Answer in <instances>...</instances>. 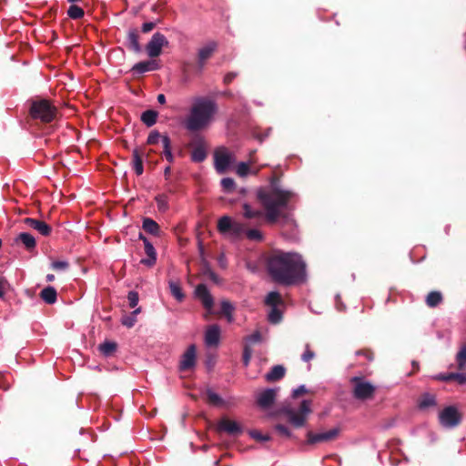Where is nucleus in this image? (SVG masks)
I'll return each instance as SVG.
<instances>
[{"instance_id":"nucleus-1","label":"nucleus","mask_w":466,"mask_h":466,"mask_svg":"<svg viewBox=\"0 0 466 466\" xmlns=\"http://www.w3.org/2000/svg\"><path fill=\"white\" fill-rule=\"evenodd\" d=\"M267 269L275 282L286 286L303 281L306 276V264L295 252L275 251L268 258Z\"/></svg>"},{"instance_id":"nucleus-2","label":"nucleus","mask_w":466,"mask_h":466,"mask_svg":"<svg viewBox=\"0 0 466 466\" xmlns=\"http://www.w3.org/2000/svg\"><path fill=\"white\" fill-rule=\"evenodd\" d=\"M295 197L290 190L282 189L278 185V179L271 177L270 187L259 188L257 191V198L265 209V216L269 223H276L279 220L282 227L295 226V221L288 215L281 216L280 208H286Z\"/></svg>"},{"instance_id":"nucleus-3","label":"nucleus","mask_w":466,"mask_h":466,"mask_svg":"<svg viewBox=\"0 0 466 466\" xmlns=\"http://www.w3.org/2000/svg\"><path fill=\"white\" fill-rule=\"evenodd\" d=\"M218 111L216 102L208 97H196L185 117L183 125L190 132H197L207 128Z\"/></svg>"},{"instance_id":"nucleus-4","label":"nucleus","mask_w":466,"mask_h":466,"mask_svg":"<svg viewBox=\"0 0 466 466\" xmlns=\"http://www.w3.org/2000/svg\"><path fill=\"white\" fill-rule=\"evenodd\" d=\"M29 113L33 119L50 123L56 119L58 110L50 100L40 98L32 101Z\"/></svg>"},{"instance_id":"nucleus-5","label":"nucleus","mask_w":466,"mask_h":466,"mask_svg":"<svg viewBox=\"0 0 466 466\" xmlns=\"http://www.w3.org/2000/svg\"><path fill=\"white\" fill-rule=\"evenodd\" d=\"M352 384L353 397L359 400H368L374 398L376 386L362 377H352L350 379Z\"/></svg>"},{"instance_id":"nucleus-6","label":"nucleus","mask_w":466,"mask_h":466,"mask_svg":"<svg viewBox=\"0 0 466 466\" xmlns=\"http://www.w3.org/2000/svg\"><path fill=\"white\" fill-rule=\"evenodd\" d=\"M311 411V401L307 400L300 403L298 410L292 408H287L284 410V413L288 417V420L297 428H300L305 425L308 416Z\"/></svg>"},{"instance_id":"nucleus-7","label":"nucleus","mask_w":466,"mask_h":466,"mask_svg":"<svg viewBox=\"0 0 466 466\" xmlns=\"http://www.w3.org/2000/svg\"><path fill=\"white\" fill-rule=\"evenodd\" d=\"M218 229L222 234H228L233 238H238L245 231V225L233 220L228 216H223L218 219Z\"/></svg>"},{"instance_id":"nucleus-8","label":"nucleus","mask_w":466,"mask_h":466,"mask_svg":"<svg viewBox=\"0 0 466 466\" xmlns=\"http://www.w3.org/2000/svg\"><path fill=\"white\" fill-rule=\"evenodd\" d=\"M462 419V414L455 406H448L439 413V422L444 428L458 426Z\"/></svg>"},{"instance_id":"nucleus-9","label":"nucleus","mask_w":466,"mask_h":466,"mask_svg":"<svg viewBox=\"0 0 466 466\" xmlns=\"http://www.w3.org/2000/svg\"><path fill=\"white\" fill-rule=\"evenodd\" d=\"M168 46L167 37L161 33H155L146 46L147 53L150 57L160 56L163 47Z\"/></svg>"},{"instance_id":"nucleus-10","label":"nucleus","mask_w":466,"mask_h":466,"mask_svg":"<svg viewBox=\"0 0 466 466\" xmlns=\"http://www.w3.org/2000/svg\"><path fill=\"white\" fill-rule=\"evenodd\" d=\"M233 155L225 147L218 148L214 153L215 168L219 174H223L233 161Z\"/></svg>"},{"instance_id":"nucleus-11","label":"nucleus","mask_w":466,"mask_h":466,"mask_svg":"<svg viewBox=\"0 0 466 466\" xmlns=\"http://www.w3.org/2000/svg\"><path fill=\"white\" fill-rule=\"evenodd\" d=\"M339 430L338 428H334L329 431L319 433L309 431L307 433V442L309 444H316L319 442L330 441L332 440H335L339 436Z\"/></svg>"},{"instance_id":"nucleus-12","label":"nucleus","mask_w":466,"mask_h":466,"mask_svg":"<svg viewBox=\"0 0 466 466\" xmlns=\"http://www.w3.org/2000/svg\"><path fill=\"white\" fill-rule=\"evenodd\" d=\"M139 238L144 242L145 253L147 256V258H142L140 263L151 268L156 264L157 261V252L153 245L149 242V240L145 238L142 234L139 235Z\"/></svg>"},{"instance_id":"nucleus-13","label":"nucleus","mask_w":466,"mask_h":466,"mask_svg":"<svg viewBox=\"0 0 466 466\" xmlns=\"http://www.w3.org/2000/svg\"><path fill=\"white\" fill-rule=\"evenodd\" d=\"M196 346L190 345L181 357L179 368L181 370L192 369L196 364Z\"/></svg>"},{"instance_id":"nucleus-14","label":"nucleus","mask_w":466,"mask_h":466,"mask_svg":"<svg viewBox=\"0 0 466 466\" xmlns=\"http://www.w3.org/2000/svg\"><path fill=\"white\" fill-rule=\"evenodd\" d=\"M277 389H267L260 392L257 397V402L263 409L269 408L275 401Z\"/></svg>"},{"instance_id":"nucleus-15","label":"nucleus","mask_w":466,"mask_h":466,"mask_svg":"<svg viewBox=\"0 0 466 466\" xmlns=\"http://www.w3.org/2000/svg\"><path fill=\"white\" fill-rule=\"evenodd\" d=\"M195 292H196L197 297L201 300L203 306L208 310L211 309L213 307L214 301H213V298L210 295L209 291L208 290L206 285H204V284L198 285Z\"/></svg>"},{"instance_id":"nucleus-16","label":"nucleus","mask_w":466,"mask_h":466,"mask_svg":"<svg viewBox=\"0 0 466 466\" xmlns=\"http://www.w3.org/2000/svg\"><path fill=\"white\" fill-rule=\"evenodd\" d=\"M220 339V329L218 325L208 327L205 333V343L208 347L218 346Z\"/></svg>"},{"instance_id":"nucleus-17","label":"nucleus","mask_w":466,"mask_h":466,"mask_svg":"<svg viewBox=\"0 0 466 466\" xmlns=\"http://www.w3.org/2000/svg\"><path fill=\"white\" fill-rule=\"evenodd\" d=\"M24 223L28 227L38 231L43 236H48L51 232V228L44 221L35 218H25Z\"/></svg>"},{"instance_id":"nucleus-18","label":"nucleus","mask_w":466,"mask_h":466,"mask_svg":"<svg viewBox=\"0 0 466 466\" xmlns=\"http://www.w3.org/2000/svg\"><path fill=\"white\" fill-rule=\"evenodd\" d=\"M218 429L229 434L241 432L240 425L237 421L228 419H222L218 424Z\"/></svg>"},{"instance_id":"nucleus-19","label":"nucleus","mask_w":466,"mask_h":466,"mask_svg":"<svg viewBox=\"0 0 466 466\" xmlns=\"http://www.w3.org/2000/svg\"><path fill=\"white\" fill-rule=\"evenodd\" d=\"M159 68V66L157 62L151 60V61H143L137 63L133 66L132 71L134 73L137 74H143L147 71H154Z\"/></svg>"},{"instance_id":"nucleus-20","label":"nucleus","mask_w":466,"mask_h":466,"mask_svg":"<svg viewBox=\"0 0 466 466\" xmlns=\"http://www.w3.org/2000/svg\"><path fill=\"white\" fill-rule=\"evenodd\" d=\"M216 48L217 44L215 42H212L199 49L198 63L200 66H204L205 62L212 56Z\"/></svg>"},{"instance_id":"nucleus-21","label":"nucleus","mask_w":466,"mask_h":466,"mask_svg":"<svg viewBox=\"0 0 466 466\" xmlns=\"http://www.w3.org/2000/svg\"><path fill=\"white\" fill-rule=\"evenodd\" d=\"M437 405L436 397L431 393H424L419 400L418 406L420 410H426Z\"/></svg>"},{"instance_id":"nucleus-22","label":"nucleus","mask_w":466,"mask_h":466,"mask_svg":"<svg viewBox=\"0 0 466 466\" xmlns=\"http://www.w3.org/2000/svg\"><path fill=\"white\" fill-rule=\"evenodd\" d=\"M138 32L137 29H131L127 34V42L128 47L132 49L136 53H139L141 51V46L138 42Z\"/></svg>"},{"instance_id":"nucleus-23","label":"nucleus","mask_w":466,"mask_h":466,"mask_svg":"<svg viewBox=\"0 0 466 466\" xmlns=\"http://www.w3.org/2000/svg\"><path fill=\"white\" fill-rule=\"evenodd\" d=\"M443 301V296L441 291H431L425 299L426 305L429 308H435L441 304Z\"/></svg>"},{"instance_id":"nucleus-24","label":"nucleus","mask_w":466,"mask_h":466,"mask_svg":"<svg viewBox=\"0 0 466 466\" xmlns=\"http://www.w3.org/2000/svg\"><path fill=\"white\" fill-rule=\"evenodd\" d=\"M256 164V159H249L248 162H239L236 166V174L240 177L250 175V167Z\"/></svg>"},{"instance_id":"nucleus-25","label":"nucleus","mask_w":466,"mask_h":466,"mask_svg":"<svg viewBox=\"0 0 466 466\" xmlns=\"http://www.w3.org/2000/svg\"><path fill=\"white\" fill-rule=\"evenodd\" d=\"M437 380L442 381L456 380L459 384L463 385L466 383V374L464 373H447L440 374L436 377Z\"/></svg>"},{"instance_id":"nucleus-26","label":"nucleus","mask_w":466,"mask_h":466,"mask_svg":"<svg viewBox=\"0 0 466 466\" xmlns=\"http://www.w3.org/2000/svg\"><path fill=\"white\" fill-rule=\"evenodd\" d=\"M57 293L55 288L46 287L40 292V298L47 304H54L56 301Z\"/></svg>"},{"instance_id":"nucleus-27","label":"nucleus","mask_w":466,"mask_h":466,"mask_svg":"<svg viewBox=\"0 0 466 466\" xmlns=\"http://www.w3.org/2000/svg\"><path fill=\"white\" fill-rule=\"evenodd\" d=\"M285 375V369L281 365L274 366L269 372L265 376L267 381H276L283 378Z\"/></svg>"},{"instance_id":"nucleus-28","label":"nucleus","mask_w":466,"mask_h":466,"mask_svg":"<svg viewBox=\"0 0 466 466\" xmlns=\"http://www.w3.org/2000/svg\"><path fill=\"white\" fill-rule=\"evenodd\" d=\"M133 168L137 175L140 176L142 175L144 168H143V161H142V155L140 154L138 149L133 150Z\"/></svg>"},{"instance_id":"nucleus-29","label":"nucleus","mask_w":466,"mask_h":466,"mask_svg":"<svg viewBox=\"0 0 466 466\" xmlns=\"http://www.w3.org/2000/svg\"><path fill=\"white\" fill-rule=\"evenodd\" d=\"M143 228L145 231H147L149 234H152L155 236H157L159 234L158 224L155 220H153L149 218H147L143 220Z\"/></svg>"},{"instance_id":"nucleus-30","label":"nucleus","mask_w":466,"mask_h":466,"mask_svg":"<svg viewBox=\"0 0 466 466\" xmlns=\"http://www.w3.org/2000/svg\"><path fill=\"white\" fill-rule=\"evenodd\" d=\"M16 239L20 241L28 249H31L35 247V239L29 233H20Z\"/></svg>"},{"instance_id":"nucleus-31","label":"nucleus","mask_w":466,"mask_h":466,"mask_svg":"<svg viewBox=\"0 0 466 466\" xmlns=\"http://www.w3.org/2000/svg\"><path fill=\"white\" fill-rule=\"evenodd\" d=\"M265 304L268 307H278L282 304L280 294L277 291L269 292L265 299Z\"/></svg>"},{"instance_id":"nucleus-32","label":"nucleus","mask_w":466,"mask_h":466,"mask_svg":"<svg viewBox=\"0 0 466 466\" xmlns=\"http://www.w3.org/2000/svg\"><path fill=\"white\" fill-rule=\"evenodd\" d=\"M263 215L262 211L258 209L253 208L250 205L245 203L243 205V216L246 218L252 219V218H261Z\"/></svg>"},{"instance_id":"nucleus-33","label":"nucleus","mask_w":466,"mask_h":466,"mask_svg":"<svg viewBox=\"0 0 466 466\" xmlns=\"http://www.w3.org/2000/svg\"><path fill=\"white\" fill-rule=\"evenodd\" d=\"M162 145H163V148H164L163 154H164L166 159L169 163H172L174 161V157L171 152V141L167 136H164L162 137Z\"/></svg>"},{"instance_id":"nucleus-34","label":"nucleus","mask_w":466,"mask_h":466,"mask_svg":"<svg viewBox=\"0 0 466 466\" xmlns=\"http://www.w3.org/2000/svg\"><path fill=\"white\" fill-rule=\"evenodd\" d=\"M157 113L154 110H147L141 116V120L147 127L153 126L157 122Z\"/></svg>"},{"instance_id":"nucleus-35","label":"nucleus","mask_w":466,"mask_h":466,"mask_svg":"<svg viewBox=\"0 0 466 466\" xmlns=\"http://www.w3.org/2000/svg\"><path fill=\"white\" fill-rule=\"evenodd\" d=\"M169 289L172 296L177 299L178 301H182L184 299V293L182 291L181 286L178 282L176 281H170L169 282Z\"/></svg>"},{"instance_id":"nucleus-36","label":"nucleus","mask_w":466,"mask_h":466,"mask_svg":"<svg viewBox=\"0 0 466 466\" xmlns=\"http://www.w3.org/2000/svg\"><path fill=\"white\" fill-rule=\"evenodd\" d=\"M207 157L206 149L203 146L196 147L191 153V159L194 162H202Z\"/></svg>"},{"instance_id":"nucleus-37","label":"nucleus","mask_w":466,"mask_h":466,"mask_svg":"<svg viewBox=\"0 0 466 466\" xmlns=\"http://www.w3.org/2000/svg\"><path fill=\"white\" fill-rule=\"evenodd\" d=\"M116 350V344L112 341H105L104 343L99 345V350L105 356L112 355Z\"/></svg>"},{"instance_id":"nucleus-38","label":"nucleus","mask_w":466,"mask_h":466,"mask_svg":"<svg viewBox=\"0 0 466 466\" xmlns=\"http://www.w3.org/2000/svg\"><path fill=\"white\" fill-rule=\"evenodd\" d=\"M84 14V10L76 5H72L67 10V15L72 19L82 18Z\"/></svg>"},{"instance_id":"nucleus-39","label":"nucleus","mask_w":466,"mask_h":466,"mask_svg":"<svg viewBox=\"0 0 466 466\" xmlns=\"http://www.w3.org/2000/svg\"><path fill=\"white\" fill-rule=\"evenodd\" d=\"M268 320L273 323L277 324L281 319V312L278 309V307H270V310L268 315Z\"/></svg>"},{"instance_id":"nucleus-40","label":"nucleus","mask_w":466,"mask_h":466,"mask_svg":"<svg viewBox=\"0 0 466 466\" xmlns=\"http://www.w3.org/2000/svg\"><path fill=\"white\" fill-rule=\"evenodd\" d=\"M456 360L458 368L463 370L466 368V346H463L461 350L457 353Z\"/></svg>"},{"instance_id":"nucleus-41","label":"nucleus","mask_w":466,"mask_h":466,"mask_svg":"<svg viewBox=\"0 0 466 466\" xmlns=\"http://www.w3.org/2000/svg\"><path fill=\"white\" fill-rule=\"evenodd\" d=\"M221 310L226 315L228 321H233V306L228 301H222L221 303Z\"/></svg>"},{"instance_id":"nucleus-42","label":"nucleus","mask_w":466,"mask_h":466,"mask_svg":"<svg viewBox=\"0 0 466 466\" xmlns=\"http://www.w3.org/2000/svg\"><path fill=\"white\" fill-rule=\"evenodd\" d=\"M246 236L248 239L254 240V241H262V239H263L262 233L258 229H256V228L247 230Z\"/></svg>"},{"instance_id":"nucleus-43","label":"nucleus","mask_w":466,"mask_h":466,"mask_svg":"<svg viewBox=\"0 0 466 466\" xmlns=\"http://www.w3.org/2000/svg\"><path fill=\"white\" fill-rule=\"evenodd\" d=\"M221 186L225 192H232L235 189V181L230 177H225L221 180Z\"/></svg>"},{"instance_id":"nucleus-44","label":"nucleus","mask_w":466,"mask_h":466,"mask_svg":"<svg viewBox=\"0 0 466 466\" xmlns=\"http://www.w3.org/2000/svg\"><path fill=\"white\" fill-rule=\"evenodd\" d=\"M163 137L164 136H161L159 132L154 130V131L150 132V134L148 135L147 143L148 145H156L159 141L162 142V137Z\"/></svg>"},{"instance_id":"nucleus-45","label":"nucleus","mask_w":466,"mask_h":466,"mask_svg":"<svg viewBox=\"0 0 466 466\" xmlns=\"http://www.w3.org/2000/svg\"><path fill=\"white\" fill-rule=\"evenodd\" d=\"M51 267L54 270L56 271H65L68 268L69 263L66 260L61 261H53Z\"/></svg>"},{"instance_id":"nucleus-46","label":"nucleus","mask_w":466,"mask_h":466,"mask_svg":"<svg viewBox=\"0 0 466 466\" xmlns=\"http://www.w3.org/2000/svg\"><path fill=\"white\" fill-rule=\"evenodd\" d=\"M315 357L314 351L310 349L309 344H306L305 346V351L301 356V360L305 362H309L311 360H313Z\"/></svg>"},{"instance_id":"nucleus-47","label":"nucleus","mask_w":466,"mask_h":466,"mask_svg":"<svg viewBox=\"0 0 466 466\" xmlns=\"http://www.w3.org/2000/svg\"><path fill=\"white\" fill-rule=\"evenodd\" d=\"M356 355L357 356H361V357L365 358V360L368 362L372 361L373 359H374L373 352L370 350H368V349H363V350H360L356 351Z\"/></svg>"},{"instance_id":"nucleus-48","label":"nucleus","mask_w":466,"mask_h":466,"mask_svg":"<svg viewBox=\"0 0 466 466\" xmlns=\"http://www.w3.org/2000/svg\"><path fill=\"white\" fill-rule=\"evenodd\" d=\"M156 201L159 210H166L167 208V198L165 195L156 197Z\"/></svg>"},{"instance_id":"nucleus-49","label":"nucleus","mask_w":466,"mask_h":466,"mask_svg":"<svg viewBox=\"0 0 466 466\" xmlns=\"http://www.w3.org/2000/svg\"><path fill=\"white\" fill-rule=\"evenodd\" d=\"M207 397L208 401L212 404L218 405L221 403V398L212 390H208Z\"/></svg>"},{"instance_id":"nucleus-50","label":"nucleus","mask_w":466,"mask_h":466,"mask_svg":"<svg viewBox=\"0 0 466 466\" xmlns=\"http://www.w3.org/2000/svg\"><path fill=\"white\" fill-rule=\"evenodd\" d=\"M130 308H135L138 303V294L136 291H130L127 295Z\"/></svg>"},{"instance_id":"nucleus-51","label":"nucleus","mask_w":466,"mask_h":466,"mask_svg":"<svg viewBox=\"0 0 466 466\" xmlns=\"http://www.w3.org/2000/svg\"><path fill=\"white\" fill-rule=\"evenodd\" d=\"M275 430L279 432V435L281 436H284V437H290L291 433H290V431L288 429V427L282 425V424H278L275 426Z\"/></svg>"},{"instance_id":"nucleus-52","label":"nucleus","mask_w":466,"mask_h":466,"mask_svg":"<svg viewBox=\"0 0 466 466\" xmlns=\"http://www.w3.org/2000/svg\"><path fill=\"white\" fill-rule=\"evenodd\" d=\"M137 322V319L135 316H126L122 319V324L127 328H132Z\"/></svg>"},{"instance_id":"nucleus-53","label":"nucleus","mask_w":466,"mask_h":466,"mask_svg":"<svg viewBox=\"0 0 466 466\" xmlns=\"http://www.w3.org/2000/svg\"><path fill=\"white\" fill-rule=\"evenodd\" d=\"M251 355H252L251 349L248 345L245 346L244 352H243V362H244L245 366L248 365Z\"/></svg>"},{"instance_id":"nucleus-54","label":"nucleus","mask_w":466,"mask_h":466,"mask_svg":"<svg viewBox=\"0 0 466 466\" xmlns=\"http://www.w3.org/2000/svg\"><path fill=\"white\" fill-rule=\"evenodd\" d=\"M250 435L252 438L258 441H268L270 438L268 435H263L261 432L254 431L250 432Z\"/></svg>"},{"instance_id":"nucleus-55","label":"nucleus","mask_w":466,"mask_h":466,"mask_svg":"<svg viewBox=\"0 0 466 466\" xmlns=\"http://www.w3.org/2000/svg\"><path fill=\"white\" fill-rule=\"evenodd\" d=\"M246 340L249 343H256L261 340V335L258 331L254 332L250 336H248Z\"/></svg>"},{"instance_id":"nucleus-56","label":"nucleus","mask_w":466,"mask_h":466,"mask_svg":"<svg viewBox=\"0 0 466 466\" xmlns=\"http://www.w3.org/2000/svg\"><path fill=\"white\" fill-rule=\"evenodd\" d=\"M7 286V281L4 279H0V299L5 297Z\"/></svg>"},{"instance_id":"nucleus-57","label":"nucleus","mask_w":466,"mask_h":466,"mask_svg":"<svg viewBox=\"0 0 466 466\" xmlns=\"http://www.w3.org/2000/svg\"><path fill=\"white\" fill-rule=\"evenodd\" d=\"M156 26V24L153 22H147L142 25V32L148 33L152 31Z\"/></svg>"},{"instance_id":"nucleus-58","label":"nucleus","mask_w":466,"mask_h":466,"mask_svg":"<svg viewBox=\"0 0 466 466\" xmlns=\"http://www.w3.org/2000/svg\"><path fill=\"white\" fill-rule=\"evenodd\" d=\"M268 167V165H267V164H263V165H260V166H258V167H253V166H251V167H250V175H254V176L258 175V174L259 173V171H260L263 167Z\"/></svg>"},{"instance_id":"nucleus-59","label":"nucleus","mask_w":466,"mask_h":466,"mask_svg":"<svg viewBox=\"0 0 466 466\" xmlns=\"http://www.w3.org/2000/svg\"><path fill=\"white\" fill-rule=\"evenodd\" d=\"M307 391L305 386H299L298 389L293 390V397L297 398L299 395L305 393Z\"/></svg>"},{"instance_id":"nucleus-60","label":"nucleus","mask_w":466,"mask_h":466,"mask_svg":"<svg viewBox=\"0 0 466 466\" xmlns=\"http://www.w3.org/2000/svg\"><path fill=\"white\" fill-rule=\"evenodd\" d=\"M237 76L236 73H228L224 77V82L229 84Z\"/></svg>"},{"instance_id":"nucleus-61","label":"nucleus","mask_w":466,"mask_h":466,"mask_svg":"<svg viewBox=\"0 0 466 466\" xmlns=\"http://www.w3.org/2000/svg\"><path fill=\"white\" fill-rule=\"evenodd\" d=\"M157 101L160 104H165L166 103V96L163 94H159L157 96Z\"/></svg>"},{"instance_id":"nucleus-62","label":"nucleus","mask_w":466,"mask_h":466,"mask_svg":"<svg viewBox=\"0 0 466 466\" xmlns=\"http://www.w3.org/2000/svg\"><path fill=\"white\" fill-rule=\"evenodd\" d=\"M54 279H55V276L53 274H48L46 276V280L47 281L51 282V281H54Z\"/></svg>"},{"instance_id":"nucleus-63","label":"nucleus","mask_w":466,"mask_h":466,"mask_svg":"<svg viewBox=\"0 0 466 466\" xmlns=\"http://www.w3.org/2000/svg\"><path fill=\"white\" fill-rule=\"evenodd\" d=\"M140 311H141V309H140V308H137V309H136L132 312V314H131V315L136 317V315H137V314H138Z\"/></svg>"},{"instance_id":"nucleus-64","label":"nucleus","mask_w":466,"mask_h":466,"mask_svg":"<svg viewBox=\"0 0 466 466\" xmlns=\"http://www.w3.org/2000/svg\"><path fill=\"white\" fill-rule=\"evenodd\" d=\"M164 173H165V176L167 177L170 174V167H167L165 168V172Z\"/></svg>"}]
</instances>
